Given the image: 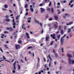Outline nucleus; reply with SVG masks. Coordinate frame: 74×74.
Masks as SVG:
<instances>
[{"label":"nucleus","mask_w":74,"mask_h":74,"mask_svg":"<svg viewBox=\"0 0 74 74\" xmlns=\"http://www.w3.org/2000/svg\"><path fill=\"white\" fill-rule=\"evenodd\" d=\"M18 43H19L20 44H21V43H22V42L21 40H19L18 41Z\"/></svg>","instance_id":"7c9ffc66"},{"label":"nucleus","mask_w":74,"mask_h":74,"mask_svg":"<svg viewBox=\"0 0 74 74\" xmlns=\"http://www.w3.org/2000/svg\"><path fill=\"white\" fill-rule=\"evenodd\" d=\"M9 17L8 15L6 16V18H8Z\"/></svg>","instance_id":"5fc2aeb1"},{"label":"nucleus","mask_w":74,"mask_h":74,"mask_svg":"<svg viewBox=\"0 0 74 74\" xmlns=\"http://www.w3.org/2000/svg\"><path fill=\"white\" fill-rule=\"evenodd\" d=\"M20 60H21V62H22V63H23V61L21 59Z\"/></svg>","instance_id":"864d4df0"},{"label":"nucleus","mask_w":74,"mask_h":74,"mask_svg":"<svg viewBox=\"0 0 74 74\" xmlns=\"http://www.w3.org/2000/svg\"><path fill=\"white\" fill-rule=\"evenodd\" d=\"M12 73H15V71L14 70H13L12 71Z\"/></svg>","instance_id":"de8ad7c7"},{"label":"nucleus","mask_w":74,"mask_h":74,"mask_svg":"<svg viewBox=\"0 0 74 74\" xmlns=\"http://www.w3.org/2000/svg\"><path fill=\"white\" fill-rule=\"evenodd\" d=\"M65 15L66 16H67L68 15H69V14H65Z\"/></svg>","instance_id":"4c0bfd02"},{"label":"nucleus","mask_w":74,"mask_h":74,"mask_svg":"<svg viewBox=\"0 0 74 74\" xmlns=\"http://www.w3.org/2000/svg\"><path fill=\"white\" fill-rule=\"evenodd\" d=\"M60 36H61V35H59L58 36V39H60Z\"/></svg>","instance_id":"bb28decb"},{"label":"nucleus","mask_w":74,"mask_h":74,"mask_svg":"<svg viewBox=\"0 0 74 74\" xmlns=\"http://www.w3.org/2000/svg\"><path fill=\"white\" fill-rule=\"evenodd\" d=\"M50 36L53 38V39H55L56 38V37H55V34H51Z\"/></svg>","instance_id":"20e7f679"},{"label":"nucleus","mask_w":74,"mask_h":74,"mask_svg":"<svg viewBox=\"0 0 74 74\" xmlns=\"http://www.w3.org/2000/svg\"><path fill=\"white\" fill-rule=\"evenodd\" d=\"M18 70H20V69H21V66H20V65H19V64L18 65Z\"/></svg>","instance_id":"b1692460"},{"label":"nucleus","mask_w":74,"mask_h":74,"mask_svg":"<svg viewBox=\"0 0 74 74\" xmlns=\"http://www.w3.org/2000/svg\"><path fill=\"white\" fill-rule=\"evenodd\" d=\"M32 48H33V47L32 46H29L27 48V49H32Z\"/></svg>","instance_id":"2eb2a0df"},{"label":"nucleus","mask_w":74,"mask_h":74,"mask_svg":"<svg viewBox=\"0 0 74 74\" xmlns=\"http://www.w3.org/2000/svg\"><path fill=\"white\" fill-rule=\"evenodd\" d=\"M30 10H31V11L33 12L34 11V10L33 9V8H30Z\"/></svg>","instance_id":"dca6fc26"},{"label":"nucleus","mask_w":74,"mask_h":74,"mask_svg":"<svg viewBox=\"0 0 74 74\" xmlns=\"http://www.w3.org/2000/svg\"><path fill=\"white\" fill-rule=\"evenodd\" d=\"M54 12V10H53V8H51V12Z\"/></svg>","instance_id":"aec40b11"},{"label":"nucleus","mask_w":74,"mask_h":74,"mask_svg":"<svg viewBox=\"0 0 74 74\" xmlns=\"http://www.w3.org/2000/svg\"><path fill=\"white\" fill-rule=\"evenodd\" d=\"M71 29L68 28V33H70L71 32Z\"/></svg>","instance_id":"4468645a"},{"label":"nucleus","mask_w":74,"mask_h":74,"mask_svg":"<svg viewBox=\"0 0 74 74\" xmlns=\"http://www.w3.org/2000/svg\"><path fill=\"white\" fill-rule=\"evenodd\" d=\"M60 3L58 2V5H60Z\"/></svg>","instance_id":"69168bd1"},{"label":"nucleus","mask_w":74,"mask_h":74,"mask_svg":"<svg viewBox=\"0 0 74 74\" xmlns=\"http://www.w3.org/2000/svg\"><path fill=\"white\" fill-rule=\"evenodd\" d=\"M55 56L56 58H58V54H57L56 53L55 54Z\"/></svg>","instance_id":"a211bd4d"},{"label":"nucleus","mask_w":74,"mask_h":74,"mask_svg":"<svg viewBox=\"0 0 74 74\" xmlns=\"http://www.w3.org/2000/svg\"><path fill=\"white\" fill-rule=\"evenodd\" d=\"M54 42V41H52L51 42V45H52L53 44V42Z\"/></svg>","instance_id":"2f4dec72"},{"label":"nucleus","mask_w":74,"mask_h":74,"mask_svg":"<svg viewBox=\"0 0 74 74\" xmlns=\"http://www.w3.org/2000/svg\"><path fill=\"white\" fill-rule=\"evenodd\" d=\"M19 15L17 16L16 17V19H17V20H18V18H19Z\"/></svg>","instance_id":"c85d7f7f"},{"label":"nucleus","mask_w":74,"mask_h":74,"mask_svg":"<svg viewBox=\"0 0 74 74\" xmlns=\"http://www.w3.org/2000/svg\"><path fill=\"white\" fill-rule=\"evenodd\" d=\"M69 23V24L70 25H71V24H73V22L72 21H71Z\"/></svg>","instance_id":"f3484780"},{"label":"nucleus","mask_w":74,"mask_h":74,"mask_svg":"<svg viewBox=\"0 0 74 74\" xmlns=\"http://www.w3.org/2000/svg\"><path fill=\"white\" fill-rule=\"evenodd\" d=\"M33 5H35V3L34 2H33L32 3Z\"/></svg>","instance_id":"338daca9"},{"label":"nucleus","mask_w":74,"mask_h":74,"mask_svg":"<svg viewBox=\"0 0 74 74\" xmlns=\"http://www.w3.org/2000/svg\"><path fill=\"white\" fill-rule=\"evenodd\" d=\"M14 18H13V23H15V21H14Z\"/></svg>","instance_id":"bf43d9fd"},{"label":"nucleus","mask_w":74,"mask_h":74,"mask_svg":"<svg viewBox=\"0 0 74 74\" xmlns=\"http://www.w3.org/2000/svg\"><path fill=\"white\" fill-rule=\"evenodd\" d=\"M6 44H8V43H9V42L8 41H7L6 42Z\"/></svg>","instance_id":"603ef678"},{"label":"nucleus","mask_w":74,"mask_h":74,"mask_svg":"<svg viewBox=\"0 0 74 74\" xmlns=\"http://www.w3.org/2000/svg\"><path fill=\"white\" fill-rule=\"evenodd\" d=\"M13 6L14 7H15V6H16V5L15 4H13Z\"/></svg>","instance_id":"052dcab7"},{"label":"nucleus","mask_w":74,"mask_h":74,"mask_svg":"<svg viewBox=\"0 0 74 74\" xmlns=\"http://www.w3.org/2000/svg\"><path fill=\"white\" fill-rule=\"evenodd\" d=\"M49 39V36H48L47 37V41H48Z\"/></svg>","instance_id":"6ab92c4d"},{"label":"nucleus","mask_w":74,"mask_h":74,"mask_svg":"<svg viewBox=\"0 0 74 74\" xmlns=\"http://www.w3.org/2000/svg\"><path fill=\"white\" fill-rule=\"evenodd\" d=\"M69 64H71V63L72 64H74V60H71L70 58H69Z\"/></svg>","instance_id":"f257e3e1"},{"label":"nucleus","mask_w":74,"mask_h":74,"mask_svg":"<svg viewBox=\"0 0 74 74\" xmlns=\"http://www.w3.org/2000/svg\"><path fill=\"white\" fill-rule=\"evenodd\" d=\"M26 36L27 38H28V39H29L30 38V36H29V34L27 33V32L26 33Z\"/></svg>","instance_id":"0eeeda50"},{"label":"nucleus","mask_w":74,"mask_h":74,"mask_svg":"<svg viewBox=\"0 0 74 74\" xmlns=\"http://www.w3.org/2000/svg\"><path fill=\"white\" fill-rule=\"evenodd\" d=\"M0 50L2 52H3V50H2V49H1V48H0Z\"/></svg>","instance_id":"4d7b16f0"},{"label":"nucleus","mask_w":74,"mask_h":74,"mask_svg":"<svg viewBox=\"0 0 74 74\" xmlns=\"http://www.w3.org/2000/svg\"><path fill=\"white\" fill-rule=\"evenodd\" d=\"M6 21L7 22H10V20L9 19H6Z\"/></svg>","instance_id":"412c9836"},{"label":"nucleus","mask_w":74,"mask_h":74,"mask_svg":"<svg viewBox=\"0 0 74 74\" xmlns=\"http://www.w3.org/2000/svg\"><path fill=\"white\" fill-rule=\"evenodd\" d=\"M32 18H31V17H28V20L30 21L31 20V19Z\"/></svg>","instance_id":"c756f323"},{"label":"nucleus","mask_w":74,"mask_h":74,"mask_svg":"<svg viewBox=\"0 0 74 74\" xmlns=\"http://www.w3.org/2000/svg\"><path fill=\"white\" fill-rule=\"evenodd\" d=\"M32 7H33V6H32V5H30V8H32Z\"/></svg>","instance_id":"13d9d810"},{"label":"nucleus","mask_w":74,"mask_h":74,"mask_svg":"<svg viewBox=\"0 0 74 74\" xmlns=\"http://www.w3.org/2000/svg\"><path fill=\"white\" fill-rule=\"evenodd\" d=\"M4 47L6 49L7 48V49H8V47H7V45H4Z\"/></svg>","instance_id":"ddd939ff"},{"label":"nucleus","mask_w":74,"mask_h":74,"mask_svg":"<svg viewBox=\"0 0 74 74\" xmlns=\"http://www.w3.org/2000/svg\"><path fill=\"white\" fill-rule=\"evenodd\" d=\"M49 58V59H50L51 60H52V58H51V57H50V55H49L47 57V58Z\"/></svg>","instance_id":"5701e85b"},{"label":"nucleus","mask_w":74,"mask_h":74,"mask_svg":"<svg viewBox=\"0 0 74 74\" xmlns=\"http://www.w3.org/2000/svg\"><path fill=\"white\" fill-rule=\"evenodd\" d=\"M47 10L48 12H51V9L49 8L47 9Z\"/></svg>","instance_id":"4be33fe9"},{"label":"nucleus","mask_w":74,"mask_h":74,"mask_svg":"<svg viewBox=\"0 0 74 74\" xmlns=\"http://www.w3.org/2000/svg\"><path fill=\"white\" fill-rule=\"evenodd\" d=\"M62 52H64V51H63V50H64V49H63V48H62Z\"/></svg>","instance_id":"79ce46f5"},{"label":"nucleus","mask_w":74,"mask_h":74,"mask_svg":"<svg viewBox=\"0 0 74 74\" xmlns=\"http://www.w3.org/2000/svg\"><path fill=\"white\" fill-rule=\"evenodd\" d=\"M22 14V11H21V12H20V14L21 15Z\"/></svg>","instance_id":"ea45409f"},{"label":"nucleus","mask_w":74,"mask_h":74,"mask_svg":"<svg viewBox=\"0 0 74 74\" xmlns=\"http://www.w3.org/2000/svg\"><path fill=\"white\" fill-rule=\"evenodd\" d=\"M73 4H72L71 5V7H72L73 6Z\"/></svg>","instance_id":"774afa93"},{"label":"nucleus","mask_w":74,"mask_h":74,"mask_svg":"<svg viewBox=\"0 0 74 74\" xmlns=\"http://www.w3.org/2000/svg\"><path fill=\"white\" fill-rule=\"evenodd\" d=\"M31 20H28V22L29 23H30V22H31V21H30Z\"/></svg>","instance_id":"6e6d98bb"},{"label":"nucleus","mask_w":74,"mask_h":74,"mask_svg":"<svg viewBox=\"0 0 74 74\" xmlns=\"http://www.w3.org/2000/svg\"><path fill=\"white\" fill-rule=\"evenodd\" d=\"M20 45H16L15 46L16 49H18V48H20Z\"/></svg>","instance_id":"423d86ee"},{"label":"nucleus","mask_w":74,"mask_h":74,"mask_svg":"<svg viewBox=\"0 0 74 74\" xmlns=\"http://www.w3.org/2000/svg\"><path fill=\"white\" fill-rule=\"evenodd\" d=\"M43 5H44V4H42V3H40L39 5V6H40V7H42Z\"/></svg>","instance_id":"a878e982"},{"label":"nucleus","mask_w":74,"mask_h":74,"mask_svg":"<svg viewBox=\"0 0 74 74\" xmlns=\"http://www.w3.org/2000/svg\"><path fill=\"white\" fill-rule=\"evenodd\" d=\"M40 9L41 10V13H43V12L44 11H45V9L42 8H40Z\"/></svg>","instance_id":"1a4fd4ad"},{"label":"nucleus","mask_w":74,"mask_h":74,"mask_svg":"<svg viewBox=\"0 0 74 74\" xmlns=\"http://www.w3.org/2000/svg\"><path fill=\"white\" fill-rule=\"evenodd\" d=\"M56 61L54 62V65H56Z\"/></svg>","instance_id":"680f3d73"},{"label":"nucleus","mask_w":74,"mask_h":74,"mask_svg":"<svg viewBox=\"0 0 74 74\" xmlns=\"http://www.w3.org/2000/svg\"><path fill=\"white\" fill-rule=\"evenodd\" d=\"M38 62L39 63V62H40V58H39L38 57Z\"/></svg>","instance_id":"f704fd0d"},{"label":"nucleus","mask_w":74,"mask_h":74,"mask_svg":"<svg viewBox=\"0 0 74 74\" xmlns=\"http://www.w3.org/2000/svg\"><path fill=\"white\" fill-rule=\"evenodd\" d=\"M5 8H8V5H7L5 4Z\"/></svg>","instance_id":"393cba45"},{"label":"nucleus","mask_w":74,"mask_h":74,"mask_svg":"<svg viewBox=\"0 0 74 74\" xmlns=\"http://www.w3.org/2000/svg\"><path fill=\"white\" fill-rule=\"evenodd\" d=\"M51 62H50L49 64V66L51 67Z\"/></svg>","instance_id":"a19ab883"},{"label":"nucleus","mask_w":74,"mask_h":74,"mask_svg":"<svg viewBox=\"0 0 74 74\" xmlns=\"http://www.w3.org/2000/svg\"><path fill=\"white\" fill-rule=\"evenodd\" d=\"M49 21H52V20H53V18H49Z\"/></svg>","instance_id":"a18cd8bd"},{"label":"nucleus","mask_w":74,"mask_h":74,"mask_svg":"<svg viewBox=\"0 0 74 74\" xmlns=\"http://www.w3.org/2000/svg\"><path fill=\"white\" fill-rule=\"evenodd\" d=\"M54 18L56 20H58V16H54Z\"/></svg>","instance_id":"9d476101"},{"label":"nucleus","mask_w":74,"mask_h":74,"mask_svg":"<svg viewBox=\"0 0 74 74\" xmlns=\"http://www.w3.org/2000/svg\"><path fill=\"white\" fill-rule=\"evenodd\" d=\"M64 41V39H63V38L62 37L60 39V41L62 45H63Z\"/></svg>","instance_id":"f03ea898"},{"label":"nucleus","mask_w":74,"mask_h":74,"mask_svg":"<svg viewBox=\"0 0 74 74\" xmlns=\"http://www.w3.org/2000/svg\"><path fill=\"white\" fill-rule=\"evenodd\" d=\"M51 4H52V3L51 2H49V6H51Z\"/></svg>","instance_id":"473e14b6"},{"label":"nucleus","mask_w":74,"mask_h":74,"mask_svg":"<svg viewBox=\"0 0 74 74\" xmlns=\"http://www.w3.org/2000/svg\"><path fill=\"white\" fill-rule=\"evenodd\" d=\"M23 26H25V24H23V25L22 26V29H24V28L23 27Z\"/></svg>","instance_id":"e433bc0d"},{"label":"nucleus","mask_w":74,"mask_h":74,"mask_svg":"<svg viewBox=\"0 0 74 74\" xmlns=\"http://www.w3.org/2000/svg\"><path fill=\"white\" fill-rule=\"evenodd\" d=\"M66 36V35L65 34V35H64V36L62 37L63 38H64V37H65V36Z\"/></svg>","instance_id":"e2e57ef3"},{"label":"nucleus","mask_w":74,"mask_h":74,"mask_svg":"<svg viewBox=\"0 0 74 74\" xmlns=\"http://www.w3.org/2000/svg\"><path fill=\"white\" fill-rule=\"evenodd\" d=\"M3 58L5 60L6 58H5V57L4 56H3Z\"/></svg>","instance_id":"3c124183"},{"label":"nucleus","mask_w":74,"mask_h":74,"mask_svg":"<svg viewBox=\"0 0 74 74\" xmlns=\"http://www.w3.org/2000/svg\"><path fill=\"white\" fill-rule=\"evenodd\" d=\"M61 33L62 34H63V30H61Z\"/></svg>","instance_id":"09e8293b"},{"label":"nucleus","mask_w":74,"mask_h":74,"mask_svg":"<svg viewBox=\"0 0 74 74\" xmlns=\"http://www.w3.org/2000/svg\"><path fill=\"white\" fill-rule=\"evenodd\" d=\"M61 28V27L60 26H59V27H58V28L59 29V30H60V28Z\"/></svg>","instance_id":"37998d69"},{"label":"nucleus","mask_w":74,"mask_h":74,"mask_svg":"<svg viewBox=\"0 0 74 74\" xmlns=\"http://www.w3.org/2000/svg\"><path fill=\"white\" fill-rule=\"evenodd\" d=\"M16 65V61H15L13 64V66L14 69H13L14 70H16V68L15 67V65Z\"/></svg>","instance_id":"6e6552de"},{"label":"nucleus","mask_w":74,"mask_h":74,"mask_svg":"<svg viewBox=\"0 0 74 74\" xmlns=\"http://www.w3.org/2000/svg\"><path fill=\"white\" fill-rule=\"evenodd\" d=\"M14 23H13V25L14 26H15L16 25V23H15V22H14Z\"/></svg>","instance_id":"c9c22d12"},{"label":"nucleus","mask_w":74,"mask_h":74,"mask_svg":"<svg viewBox=\"0 0 74 74\" xmlns=\"http://www.w3.org/2000/svg\"><path fill=\"white\" fill-rule=\"evenodd\" d=\"M43 32H44V30L42 29V32H41V34H42L43 33Z\"/></svg>","instance_id":"c03bdc74"},{"label":"nucleus","mask_w":74,"mask_h":74,"mask_svg":"<svg viewBox=\"0 0 74 74\" xmlns=\"http://www.w3.org/2000/svg\"><path fill=\"white\" fill-rule=\"evenodd\" d=\"M67 1H64L63 2V3H66Z\"/></svg>","instance_id":"58836bf2"},{"label":"nucleus","mask_w":74,"mask_h":74,"mask_svg":"<svg viewBox=\"0 0 74 74\" xmlns=\"http://www.w3.org/2000/svg\"><path fill=\"white\" fill-rule=\"evenodd\" d=\"M53 27L54 28H58V25L55 24L53 25Z\"/></svg>","instance_id":"9b49d317"},{"label":"nucleus","mask_w":74,"mask_h":74,"mask_svg":"<svg viewBox=\"0 0 74 74\" xmlns=\"http://www.w3.org/2000/svg\"><path fill=\"white\" fill-rule=\"evenodd\" d=\"M7 30H9V32H12V31H13V29L11 27L7 28Z\"/></svg>","instance_id":"39448f33"},{"label":"nucleus","mask_w":74,"mask_h":74,"mask_svg":"<svg viewBox=\"0 0 74 74\" xmlns=\"http://www.w3.org/2000/svg\"><path fill=\"white\" fill-rule=\"evenodd\" d=\"M28 12H26V13L25 14V15H26V16L28 15Z\"/></svg>","instance_id":"49530a36"},{"label":"nucleus","mask_w":74,"mask_h":74,"mask_svg":"<svg viewBox=\"0 0 74 74\" xmlns=\"http://www.w3.org/2000/svg\"><path fill=\"white\" fill-rule=\"evenodd\" d=\"M35 22H36V23H38V24L39 25H40L41 27H42V23H39V22L38 21H37L36 20H35Z\"/></svg>","instance_id":"7ed1b4c3"},{"label":"nucleus","mask_w":74,"mask_h":74,"mask_svg":"<svg viewBox=\"0 0 74 74\" xmlns=\"http://www.w3.org/2000/svg\"><path fill=\"white\" fill-rule=\"evenodd\" d=\"M28 7V5L27 4H26L25 5V8H27Z\"/></svg>","instance_id":"cd10ccee"},{"label":"nucleus","mask_w":74,"mask_h":74,"mask_svg":"<svg viewBox=\"0 0 74 74\" xmlns=\"http://www.w3.org/2000/svg\"><path fill=\"white\" fill-rule=\"evenodd\" d=\"M47 25H48V26H49V27H51V24H48Z\"/></svg>","instance_id":"72a5a7b5"},{"label":"nucleus","mask_w":74,"mask_h":74,"mask_svg":"<svg viewBox=\"0 0 74 74\" xmlns=\"http://www.w3.org/2000/svg\"><path fill=\"white\" fill-rule=\"evenodd\" d=\"M74 1V0H71V1L70 2L71 3H72V2H73V1Z\"/></svg>","instance_id":"0e129e2a"},{"label":"nucleus","mask_w":74,"mask_h":74,"mask_svg":"<svg viewBox=\"0 0 74 74\" xmlns=\"http://www.w3.org/2000/svg\"><path fill=\"white\" fill-rule=\"evenodd\" d=\"M3 11H6L7 10L4 9V8H3Z\"/></svg>","instance_id":"8fccbe9b"},{"label":"nucleus","mask_w":74,"mask_h":74,"mask_svg":"<svg viewBox=\"0 0 74 74\" xmlns=\"http://www.w3.org/2000/svg\"><path fill=\"white\" fill-rule=\"evenodd\" d=\"M67 56L69 58H72V56H71V55L70 54H67Z\"/></svg>","instance_id":"f8f14e48"}]
</instances>
